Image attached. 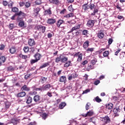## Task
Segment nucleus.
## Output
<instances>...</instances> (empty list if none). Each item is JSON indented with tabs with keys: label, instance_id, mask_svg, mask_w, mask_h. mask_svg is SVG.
Listing matches in <instances>:
<instances>
[{
	"label": "nucleus",
	"instance_id": "7",
	"mask_svg": "<svg viewBox=\"0 0 125 125\" xmlns=\"http://www.w3.org/2000/svg\"><path fill=\"white\" fill-rule=\"evenodd\" d=\"M28 44L31 47H32V46H35V45H36V41H35L34 39H29L28 40Z\"/></svg>",
	"mask_w": 125,
	"mask_h": 125
},
{
	"label": "nucleus",
	"instance_id": "4",
	"mask_svg": "<svg viewBox=\"0 0 125 125\" xmlns=\"http://www.w3.org/2000/svg\"><path fill=\"white\" fill-rule=\"evenodd\" d=\"M16 16H19L20 17V16H21L22 17H25L26 16V14L22 11H19L18 13H15L11 18L12 20H15V17Z\"/></svg>",
	"mask_w": 125,
	"mask_h": 125
},
{
	"label": "nucleus",
	"instance_id": "12",
	"mask_svg": "<svg viewBox=\"0 0 125 125\" xmlns=\"http://www.w3.org/2000/svg\"><path fill=\"white\" fill-rule=\"evenodd\" d=\"M33 100L36 103H40L41 101V96L39 95H35L33 98Z\"/></svg>",
	"mask_w": 125,
	"mask_h": 125
},
{
	"label": "nucleus",
	"instance_id": "35",
	"mask_svg": "<svg viewBox=\"0 0 125 125\" xmlns=\"http://www.w3.org/2000/svg\"><path fill=\"white\" fill-rule=\"evenodd\" d=\"M42 83H44L46 81H47V78L42 77L40 79Z\"/></svg>",
	"mask_w": 125,
	"mask_h": 125
},
{
	"label": "nucleus",
	"instance_id": "34",
	"mask_svg": "<svg viewBox=\"0 0 125 125\" xmlns=\"http://www.w3.org/2000/svg\"><path fill=\"white\" fill-rule=\"evenodd\" d=\"M88 6H89V9L90 8L91 10H92V9H94V8H95V5L91 2L90 3Z\"/></svg>",
	"mask_w": 125,
	"mask_h": 125
},
{
	"label": "nucleus",
	"instance_id": "23",
	"mask_svg": "<svg viewBox=\"0 0 125 125\" xmlns=\"http://www.w3.org/2000/svg\"><path fill=\"white\" fill-rule=\"evenodd\" d=\"M9 51L11 54H14L16 52V47L15 46L11 47L9 49Z\"/></svg>",
	"mask_w": 125,
	"mask_h": 125
},
{
	"label": "nucleus",
	"instance_id": "29",
	"mask_svg": "<svg viewBox=\"0 0 125 125\" xmlns=\"http://www.w3.org/2000/svg\"><path fill=\"white\" fill-rule=\"evenodd\" d=\"M74 16H75V15H74V13H70L69 14H68L64 16V17L65 18H71V17H74Z\"/></svg>",
	"mask_w": 125,
	"mask_h": 125
},
{
	"label": "nucleus",
	"instance_id": "6",
	"mask_svg": "<svg viewBox=\"0 0 125 125\" xmlns=\"http://www.w3.org/2000/svg\"><path fill=\"white\" fill-rule=\"evenodd\" d=\"M80 52L76 53L74 55V57H76L77 59L78 62H81L83 60V54H80Z\"/></svg>",
	"mask_w": 125,
	"mask_h": 125
},
{
	"label": "nucleus",
	"instance_id": "60",
	"mask_svg": "<svg viewBox=\"0 0 125 125\" xmlns=\"http://www.w3.org/2000/svg\"><path fill=\"white\" fill-rule=\"evenodd\" d=\"M2 4L4 6H7L8 5V2L6 0H3L2 2Z\"/></svg>",
	"mask_w": 125,
	"mask_h": 125
},
{
	"label": "nucleus",
	"instance_id": "55",
	"mask_svg": "<svg viewBox=\"0 0 125 125\" xmlns=\"http://www.w3.org/2000/svg\"><path fill=\"white\" fill-rule=\"evenodd\" d=\"M24 25H25V23H24V21H21L19 23V26L20 27H24Z\"/></svg>",
	"mask_w": 125,
	"mask_h": 125
},
{
	"label": "nucleus",
	"instance_id": "20",
	"mask_svg": "<svg viewBox=\"0 0 125 125\" xmlns=\"http://www.w3.org/2000/svg\"><path fill=\"white\" fill-rule=\"evenodd\" d=\"M104 33H103V31H102V30H100L99 33L97 34V37L99 38V39H103V38H104Z\"/></svg>",
	"mask_w": 125,
	"mask_h": 125
},
{
	"label": "nucleus",
	"instance_id": "50",
	"mask_svg": "<svg viewBox=\"0 0 125 125\" xmlns=\"http://www.w3.org/2000/svg\"><path fill=\"white\" fill-rule=\"evenodd\" d=\"M7 70L8 71H10V72H13V71H14V67L12 66H10L7 67Z\"/></svg>",
	"mask_w": 125,
	"mask_h": 125
},
{
	"label": "nucleus",
	"instance_id": "24",
	"mask_svg": "<svg viewBox=\"0 0 125 125\" xmlns=\"http://www.w3.org/2000/svg\"><path fill=\"white\" fill-rule=\"evenodd\" d=\"M89 42H90L88 41H86V42H85L83 44V48H84L85 49H86V48H87V47L89 46Z\"/></svg>",
	"mask_w": 125,
	"mask_h": 125
},
{
	"label": "nucleus",
	"instance_id": "48",
	"mask_svg": "<svg viewBox=\"0 0 125 125\" xmlns=\"http://www.w3.org/2000/svg\"><path fill=\"white\" fill-rule=\"evenodd\" d=\"M90 105H91L90 103H87L85 105V110H89V108H90Z\"/></svg>",
	"mask_w": 125,
	"mask_h": 125
},
{
	"label": "nucleus",
	"instance_id": "2",
	"mask_svg": "<svg viewBox=\"0 0 125 125\" xmlns=\"http://www.w3.org/2000/svg\"><path fill=\"white\" fill-rule=\"evenodd\" d=\"M122 110H123V108L121 106H118L113 109V112L115 118V117H119L120 116V113L122 112Z\"/></svg>",
	"mask_w": 125,
	"mask_h": 125
},
{
	"label": "nucleus",
	"instance_id": "32",
	"mask_svg": "<svg viewBox=\"0 0 125 125\" xmlns=\"http://www.w3.org/2000/svg\"><path fill=\"white\" fill-rule=\"evenodd\" d=\"M33 101V98L32 97L29 96L27 99L26 103L27 104H31V103Z\"/></svg>",
	"mask_w": 125,
	"mask_h": 125
},
{
	"label": "nucleus",
	"instance_id": "57",
	"mask_svg": "<svg viewBox=\"0 0 125 125\" xmlns=\"http://www.w3.org/2000/svg\"><path fill=\"white\" fill-rule=\"evenodd\" d=\"M14 24L10 23L9 25V29H10V30H12V29H14Z\"/></svg>",
	"mask_w": 125,
	"mask_h": 125
},
{
	"label": "nucleus",
	"instance_id": "16",
	"mask_svg": "<svg viewBox=\"0 0 125 125\" xmlns=\"http://www.w3.org/2000/svg\"><path fill=\"white\" fill-rule=\"evenodd\" d=\"M67 62L65 63L63 65L64 68H68V67H70V66H72V62L71 61H67Z\"/></svg>",
	"mask_w": 125,
	"mask_h": 125
},
{
	"label": "nucleus",
	"instance_id": "25",
	"mask_svg": "<svg viewBox=\"0 0 125 125\" xmlns=\"http://www.w3.org/2000/svg\"><path fill=\"white\" fill-rule=\"evenodd\" d=\"M59 82L60 83H66V76H61L60 78Z\"/></svg>",
	"mask_w": 125,
	"mask_h": 125
},
{
	"label": "nucleus",
	"instance_id": "5",
	"mask_svg": "<svg viewBox=\"0 0 125 125\" xmlns=\"http://www.w3.org/2000/svg\"><path fill=\"white\" fill-rule=\"evenodd\" d=\"M101 121L104 125H107V124H110L111 123V119L108 116L103 117Z\"/></svg>",
	"mask_w": 125,
	"mask_h": 125
},
{
	"label": "nucleus",
	"instance_id": "11",
	"mask_svg": "<svg viewBox=\"0 0 125 125\" xmlns=\"http://www.w3.org/2000/svg\"><path fill=\"white\" fill-rule=\"evenodd\" d=\"M81 24L75 25L74 27H73L72 28V29L69 32V33H73L74 31H77L78 30H80V29H81Z\"/></svg>",
	"mask_w": 125,
	"mask_h": 125
},
{
	"label": "nucleus",
	"instance_id": "46",
	"mask_svg": "<svg viewBox=\"0 0 125 125\" xmlns=\"http://www.w3.org/2000/svg\"><path fill=\"white\" fill-rule=\"evenodd\" d=\"M20 58H22V59H27V58H28V56L21 54L20 55Z\"/></svg>",
	"mask_w": 125,
	"mask_h": 125
},
{
	"label": "nucleus",
	"instance_id": "59",
	"mask_svg": "<svg viewBox=\"0 0 125 125\" xmlns=\"http://www.w3.org/2000/svg\"><path fill=\"white\" fill-rule=\"evenodd\" d=\"M38 60H31L30 61V63L31 64V65H33V64H35V63H37V62H38Z\"/></svg>",
	"mask_w": 125,
	"mask_h": 125
},
{
	"label": "nucleus",
	"instance_id": "18",
	"mask_svg": "<svg viewBox=\"0 0 125 125\" xmlns=\"http://www.w3.org/2000/svg\"><path fill=\"white\" fill-rule=\"evenodd\" d=\"M50 3L55 4V5H58L60 3L59 0H49Z\"/></svg>",
	"mask_w": 125,
	"mask_h": 125
},
{
	"label": "nucleus",
	"instance_id": "45",
	"mask_svg": "<svg viewBox=\"0 0 125 125\" xmlns=\"http://www.w3.org/2000/svg\"><path fill=\"white\" fill-rule=\"evenodd\" d=\"M82 35L83 36H87L88 35V30H84L82 32Z\"/></svg>",
	"mask_w": 125,
	"mask_h": 125
},
{
	"label": "nucleus",
	"instance_id": "19",
	"mask_svg": "<svg viewBox=\"0 0 125 125\" xmlns=\"http://www.w3.org/2000/svg\"><path fill=\"white\" fill-rule=\"evenodd\" d=\"M52 14V13L51 12V8H49L48 9L46 10L44 12V15H51Z\"/></svg>",
	"mask_w": 125,
	"mask_h": 125
},
{
	"label": "nucleus",
	"instance_id": "52",
	"mask_svg": "<svg viewBox=\"0 0 125 125\" xmlns=\"http://www.w3.org/2000/svg\"><path fill=\"white\" fill-rule=\"evenodd\" d=\"M97 62V60H96V59H94L91 61V63L92 65H93V66H94V65H95V64H96Z\"/></svg>",
	"mask_w": 125,
	"mask_h": 125
},
{
	"label": "nucleus",
	"instance_id": "54",
	"mask_svg": "<svg viewBox=\"0 0 125 125\" xmlns=\"http://www.w3.org/2000/svg\"><path fill=\"white\" fill-rule=\"evenodd\" d=\"M71 76H72V77L73 78V79H76V78L78 77V74H77V73L76 72L73 73L71 74Z\"/></svg>",
	"mask_w": 125,
	"mask_h": 125
},
{
	"label": "nucleus",
	"instance_id": "28",
	"mask_svg": "<svg viewBox=\"0 0 125 125\" xmlns=\"http://www.w3.org/2000/svg\"><path fill=\"white\" fill-rule=\"evenodd\" d=\"M13 5H14V2L10 0L8 4V8L12 9L13 7Z\"/></svg>",
	"mask_w": 125,
	"mask_h": 125
},
{
	"label": "nucleus",
	"instance_id": "21",
	"mask_svg": "<svg viewBox=\"0 0 125 125\" xmlns=\"http://www.w3.org/2000/svg\"><path fill=\"white\" fill-rule=\"evenodd\" d=\"M106 108L108 109V110H111V109H113V107H114V104L112 103L107 104L106 105Z\"/></svg>",
	"mask_w": 125,
	"mask_h": 125
},
{
	"label": "nucleus",
	"instance_id": "47",
	"mask_svg": "<svg viewBox=\"0 0 125 125\" xmlns=\"http://www.w3.org/2000/svg\"><path fill=\"white\" fill-rule=\"evenodd\" d=\"M23 50L24 52L25 53L27 52H29V47L28 46H24L23 48Z\"/></svg>",
	"mask_w": 125,
	"mask_h": 125
},
{
	"label": "nucleus",
	"instance_id": "51",
	"mask_svg": "<svg viewBox=\"0 0 125 125\" xmlns=\"http://www.w3.org/2000/svg\"><path fill=\"white\" fill-rule=\"evenodd\" d=\"M94 50V48H87L86 50V52L87 53H89V52H92Z\"/></svg>",
	"mask_w": 125,
	"mask_h": 125
},
{
	"label": "nucleus",
	"instance_id": "37",
	"mask_svg": "<svg viewBox=\"0 0 125 125\" xmlns=\"http://www.w3.org/2000/svg\"><path fill=\"white\" fill-rule=\"evenodd\" d=\"M5 60H6L5 57L3 56H1V57H0V61L1 63H4V62H5Z\"/></svg>",
	"mask_w": 125,
	"mask_h": 125
},
{
	"label": "nucleus",
	"instance_id": "14",
	"mask_svg": "<svg viewBox=\"0 0 125 125\" xmlns=\"http://www.w3.org/2000/svg\"><path fill=\"white\" fill-rule=\"evenodd\" d=\"M17 97H18L19 98H22V97H25L26 96V92L24 91L21 92L20 93H18L17 95Z\"/></svg>",
	"mask_w": 125,
	"mask_h": 125
},
{
	"label": "nucleus",
	"instance_id": "17",
	"mask_svg": "<svg viewBox=\"0 0 125 125\" xmlns=\"http://www.w3.org/2000/svg\"><path fill=\"white\" fill-rule=\"evenodd\" d=\"M34 57L35 59V60H37L38 61H39V60H41V58H42V55L39 53H36L34 55Z\"/></svg>",
	"mask_w": 125,
	"mask_h": 125
},
{
	"label": "nucleus",
	"instance_id": "43",
	"mask_svg": "<svg viewBox=\"0 0 125 125\" xmlns=\"http://www.w3.org/2000/svg\"><path fill=\"white\" fill-rule=\"evenodd\" d=\"M95 100L98 103H100V102H102V100H101V99H100L99 96H97L96 98H95Z\"/></svg>",
	"mask_w": 125,
	"mask_h": 125
},
{
	"label": "nucleus",
	"instance_id": "56",
	"mask_svg": "<svg viewBox=\"0 0 125 125\" xmlns=\"http://www.w3.org/2000/svg\"><path fill=\"white\" fill-rule=\"evenodd\" d=\"M118 19H119V20H122V21H124L125 20V18H124V16L118 15L117 17Z\"/></svg>",
	"mask_w": 125,
	"mask_h": 125
},
{
	"label": "nucleus",
	"instance_id": "22",
	"mask_svg": "<svg viewBox=\"0 0 125 125\" xmlns=\"http://www.w3.org/2000/svg\"><path fill=\"white\" fill-rule=\"evenodd\" d=\"M82 9H83L84 11H87V10L89 9V8L87 3L84 4L83 5H82Z\"/></svg>",
	"mask_w": 125,
	"mask_h": 125
},
{
	"label": "nucleus",
	"instance_id": "58",
	"mask_svg": "<svg viewBox=\"0 0 125 125\" xmlns=\"http://www.w3.org/2000/svg\"><path fill=\"white\" fill-rule=\"evenodd\" d=\"M4 48H5V45L3 44H1L0 45V50H4Z\"/></svg>",
	"mask_w": 125,
	"mask_h": 125
},
{
	"label": "nucleus",
	"instance_id": "27",
	"mask_svg": "<svg viewBox=\"0 0 125 125\" xmlns=\"http://www.w3.org/2000/svg\"><path fill=\"white\" fill-rule=\"evenodd\" d=\"M12 12H14V13H18L19 11V9L17 8V7H13L11 9Z\"/></svg>",
	"mask_w": 125,
	"mask_h": 125
},
{
	"label": "nucleus",
	"instance_id": "39",
	"mask_svg": "<svg viewBox=\"0 0 125 125\" xmlns=\"http://www.w3.org/2000/svg\"><path fill=\"white\" fill-rule=\"evenodd\" d=\"M98 13V9H96V8H94V10L93 13H92L91 14V15H92V16H95V14H96V13Z\"/></svg>",
	"mask_w": 125,
	"mask_h": 125
},
{
	"label": "nucleus",
	"instance_id": "44",
	"mask_svg": "<svg viewBox=\"0 0 125 125\" xmlns=\"http://www.w3.org/2000/svg\"><path fill=\"white\" fill-rule=\"evenodd\" d=\"M36 5H41L42 4V0H36L35 2Z\"/></svg>",
	"mask_w": 125,
	"mask_h": 125
},
{
	"label": "nucleus",
	"instance_id": "40",
	"mask_svg": "<svg viewBox=\"0 0 125 125\" xmlns=\"http://www.w3.org/2000/svg\"><path fill=\"white\" fill-rule=\"evenodd\" d=\"M120 59H124L125 57V52H122L120 53L119 56Z\"/></svg>",
	"mask_w": 125,
	"mask_h": 125
},
{
	"label": "nucleus",
	"instance_id": "38",
	"mask_svg": "<svg viewBox=\"0 0 125 125\" xmlns=\"http://www.w3.org/2000/svg\"><path fill=\"white\" fill-rule=\"evenodd\" d=\"M39 36L40 34L37 32H35V34L33 35V38H34L35 40H39Z\"/></svg>",
	"mask_w": 125,
	"mask_h": 125
},
{
	"label": "nucleus",
	"instance_id": "49",
	"mask_svg": "<svg viewBox=\"0 0 125 125\" xmlns=\"http://www.w3.org/2000/svg\"><path fill=\"white\" fill-rule=\"evenodd\" d=\"M105 50H106V48H102L100 50H98V51H97L96 52L98 53L99 54H101V53H102L103 51H105Z\"/></svg>",
	"mask_w": 125,
	"mask_h": 125
},
{
	"label": "nucleus",
	"instance_id": "61",
	"mask_svg": "<svg viewBox=\"0 0 125 125\" xmlns=\"http://www.w3.org/2000/svg\"><path fill=\"white\" fill-rule=\"evenodd\" d=\"M10 107V103L9 102H6L5 103V108L6 109H8Z\"/></svg>",
	"mask_w": 125,
	"mask_h": 125
},
{
	"label": "nucleus",
	"instance_id": "33",
	"mask_svg": "<svg viewBox=\"0 0 125 125\" xmlns=\"http://www.w3.org/2000/svg\"><path fill=\"white\" fill-rule=\"evenodd\" d=\"M37 91L35 90L31 91L28 93V95L30 96H33V95H36L37 94Z\"/></svg>",
	"mask_w": 125,
	"mask_h": 125
},
{
	"label": "nucleus",
	"instance_id": "1",
	"mask_svg": "<svg viewBox=\"0 0 125 125\" xmlns=\"http://www.w3.org/2000/svg\"><path fill=\"white\" fill-rule=\"evenodd\" d=\"M67 61H68V57L63 56L62 54H60L59 56L57 57L55 59L56 63H59V62L66 63Z\"/></svg>",
	"mask_w": 125,
	"mask_h": 125
},
{
	"label": "nucleus",
	"instance_id": "26",
	"mask_svg": "<svg viewBox=\"0 0 125 125\" xmlns=\"http://www.w3.org/2000/svg\"><path fill=\"white\" fill-rule=\"evenodd\" d=\"M49 64H50V62H45L42 65L40 66V69H43V68H45V67H47L48 66H49Z\"/></svg>",
	"mask_w": 125,
	"mask_h": 125
},
{
	"label": "nucleus",
	"instance_id": "36",
	"mask_svg": "<svg viewBox=\"0 0 125 125\" xmlns=\"http://www.w3.org/2000/svg\"><path fill=\"white\" fill-rule=\"evenodd\" d=\"M32 88H35V90H36V91H43L42 87L40 88H37L36 86H33Z\"/></svg>",
	"mask_w": 125,
	"mask_h": 125
},
{
	"label": "nucleus",
	"instance_id": "41",
	"mask_svg": "<svg viewBox=\"0 0 125 125\" xmlns=\"http://www.w3.org/2000/svg\"><path fill=\"white\" fill-rule=\"evenodd\" d=\"M24 5L25 8H29V7H31V3L29 1L26 2Z\"/></svg>",
	"mask_w": 125,
	"mask_h": 125
},
{
	"label": "nucleus",
	"instance_id": "13",
	"mask_svg": "<svg viewBox=\"0 0 125 125\" xmlns=\"http://www.w3.org/2000/svg\"><path fill=\"white\" fill-rule=\"evenodd\" d=\"M21 91H27L29 92L30 91V90H31V88L27 86L26 85H24L23 86H22L21 88Z\"/></svg>",
	"mask_w": 125,
	"mask_h": 125
},
{
	"label": "nucleus",
	"instance_id": "10",
	"mask_svg": "<svg viewBox=\"0 0 125 125\" xmlns=\"http://www.w3.org/2000/svg\"><path fill=\"white\" fill-rule=\"evenodd\" d=\"M56 23V19L49 18L47 20V23L49 25H54Z\"/></svg>",
	"mask_w": 125,
	"mask_h": 125
},
{
	"label": "nucleus",
	"instance_id": "15",
	"mask_svg": "<svg viewBox=\"0 0 125 125\" xmlns=\"http://www.w3.org/2000/svg\"><path fill=\"white\" fill-rule=\"evenodd\" d=\"M64 23H65V22L63 20H58L56 23L57 27L58 28H60V26H61L62 24H64Z\"/></svg>",
	"mask_w": 125,
	"mask_h": 125
},
{
	"label": "nucleus",
	"instance_id": "9",
	"mask_svg": "<svg viewBox=\"0 0 125 125\" xmlns=\"http://www.w3.org/2000/svg\"><path fill=\"white\" fill-rule=\"evenodd\" d=\"M95 23V21L90 20L88 21L86 24V26H87V27H89V28H92V27L94 26Z\"/></svg>",
	"mask_w": 125,
	"mask_h": 125
},
{
	"label": "nucleus",
	"instance_id": "63",
	"mask_svg": "<svg viewBox=\"0 0 125 125\" xmlns=\"http://www.w3.org/2000/svg\"><path fill=\"white\" fill-rule=\"evenodd\" d=\"M30 77H31V74H26L24 76V79L25 80H28V79H30Z\"/></svg>",
	"mask_w": 125,
	"mask_h": 125
},
{
	"label": "nucleus",
	"instance_id": "62",
	"mask_svg": "<svg viewBox=\"0 0 125 125\" xmlns=\"http://www.w3.org/2000/svg\"><path fill=\"white\" fill-rule=\"evenodd\" d=\"M67 12V10L66 9H63L60 12V14H65Z\"/></svg>",
	"mask_w": 125,
	"mask_h": 125
},
{
	"label": "nucleus",
	"instance_id": "31",
	"mask_svg": "<svg viewBox=\"0 0 125 125\" xmlns=\"http://www.w3.org/2000/svg\"><path fill=\"white\" fill-rule=\"evenodd\" d=\"M40 11H41V9L39 7L36 8L34 9V14L38 15L39 14Z\"/></svg>",
	"mask_w": 125,
	"mask_h": 125
},
{
	"label": "nucleus",
	"instance_id": "3",
	"mask_svg": "<svg viewBox=\"0 0 125 125\" xmlns=\"http://www.w3.org/2000/svg\"><path fill=\"white\" fill-rule=\"evenodd\" d=\"M35 30H37V31L43 34L45 32V30H46V27L42 25H38L35 26Z\"/></svg>",
	"mask_w": 125,
	"mask_h": 125
},
{
	"label": "nucleus",
	"instance_id": "30",
	"mask_svg": "<svg viewBox=\"0 0 125 125\" xmlns=\"http://www.w3.org/2000/svg\"><path fill=\"white\" fill-rule=\"evenodd\" d=\"M66 104L65 102L61 103L59 106V109H63L65 106H66Z\"/></svg>",
	"mask_w": 125,
	"mask_h": 125
},
{
	"label": "nucleus",
	"instance_id": "53",
	"mask_svg": "<svg viewBox=\"0 0 125 125\" xmlns=\"http://www.w3.org/2000/svg\"><path fill=\"white\" fill-rule=\"evenodd\" d=\"M87 116H89V117H91L93 115V111H89L88 112H87Z\"/></svg>",
	"mask_w": 125,
	"mask_h": 125
},
{
	"label": "nucleus",
	"instance_id": "64",
	"mask_svg": "<svg viewBox=\"0 0 125 125\" xmlns=\"http://www.w3.org/2000/svg\"><path fill=\"white\" fill-rule=\"evenodd\" d=\"M19 4H20V6L21 7H22V6H24V5H25V2H19Z\"/></svg>",
	"mask_w": 125,
	"mask_h": 125
},
{
	"label": "nucleus",
	"instance_id": "42",
	"mask_svg": "<svg viewBox=\"0 0 125 125\" xmlns=\"http://www.w3.org/2000/svg\"><path fill=\"white\" fill-rule=\"evenodd\" d=\"M104 57H108L109 56V51H105L103 52Z\"/></svg>",
	"mask_w": 125,
	"mask_h": 125
},
{
	"label": "nucleus",
	"instance_id": "8",
	"mask_svg": "<svg viewBox=\"0 0 125 125\" xmlns=\"http://www.w3.org/2000/svg\"><path fill=\"white\" fill-rule=\"evenodd\" d=\"M51 87H52V85L49 83H47L46 84H43L42 86V89L43 91H45L46 90H49V89H50Z\"/></svg>",
	"mask_w": 125,
	"mask_h": 125
}]
</instances>
